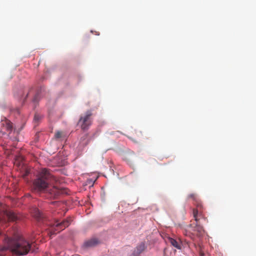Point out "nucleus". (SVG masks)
<instances>
[{
    "label": "nucleus",
    "mask_w": 256,
    "mask_h": 256,
    "mask_svg": "<svg viewBox=\"0 0 256 256\" xmlns=\"http://www.w3.org/2000/svg\"><path fill=\"white\" fill-rule=\"evenodd\" d=\"M188 197L189 198H192L194 200L196 201V206H197V204H200L202 205V203L200 202H199L197 201V200H196V194H190V195H188Z\"/></svg>",
    "instance_id": "f8f14e48"
},
{
    "label": "nucleus",
    "mask_w": 256,
    "mask_h": 256,
    "mask_svg": "<svg viewBox=\"0 0 256 256\" xmlns=\"http://www.w3.org/2000/svg\"><path fill=\"white\" fill-rule=\"evenodd\" d=\"M167 242L169 243H170L173 246L174 248H178V249H181V245L178 243V241H176V240L174 239L173 238L168 237Z\"/></svg>",
    "instance_id": "1a4fd4ad"
},
{
    "label": "nucleus",
    "mask_w": 256,
    "mask_h": 256,
    "mask_svg": "<svg viewBox=\"0 0 256 256\" xmlns=\"http://www.w3.org/2000/svg\"><path fill=\"white\" fill-rule=\"evenodd\" d=\"M98 243V240L94 238L85 242L84 245L86 247H91L95 246Z\"/></svg>",
    "instance_id": "9d476101"
},
{
    "label": "nucleus",
    "mask_w": 256,
    "mask_h": 256,
    "mask_svg": "<svg viewBox=\"0 0 256 256\" xmlns=\"http://www.w3.org/2000/svg\"><path fill=\"white\" fill-rule=\"evenodd\" d=\"M40 118V116L37 114H36L34 115V120L35 121H38L39 120V119Z\"/></svg>",
    "instance_id": "2eb2a0df"
},
{
    "label": "nucleus",
    "mask_w": 256,
    "mask_h": 256,
    "mask_svg": "<svg viewBox=\"0 0 256 256\" xmlns=\"http://www.w3.org/2000/svg\"><path fill=\"white\" fill-rule=\"evenodd\" d=\"M92 112L90 111H88L83 116L80 117L78 124L80 126L82 130H88L91 125L92 122Z\"/></svg>",
    "instance_id": "39448f33"
},
{
    "label": "nucleus",
    "mask_w": 256,
    "mask_h": 256,
    "mask_svg": "<svg viewBox=\"0 0 256 256\" xmlns=\"http://www.w3.org/2000/svg\"><path fill=\"white\" fill-rule=\"evenodd\" d=\"M52 178V176L49 171L42 169L39 173L37 178L33 182V188L34 190L40 192H48L52 196L56 198L60 194H67L66 190L58 188L53 186L50 189V184Z\"/></svg>",
    "instance_id": "f257e3e1"
},
{
    "label": "nucleus",
    "mask_w": 256,
    "mask_h": 256,
    "mask_svg": "<svg viewBox=\"0 0 256 256\" xmlns=\"http://www.w3.org/2000/svg\"><path fill=\"white\" fill-rule=\"evenodd\" d=\"M8 219L10 221H16L17 220L18 218L14 213L12 212H8L6 213Z\"/></svg>",
    "instance_id": "9b49d317"
},
{
    "label": "nucleus",
    "mask_w": 256,
    "mask_h": 256,
    "mask_svg": "<svg viewBox=\"0 0 256 256\" xmlns=\"http://www.w3.org/2000/svg\"><path fill=\"white\" fill-rule=\"evenodd\" d=\"M2 125L4 129L6 130L9 134H10L14 130L12 123L8 119L2 120Z\"/></svg>",
    "instance_id": "423d86ee"
},
{
    "label": "nucleus",
    "mask_w": 256,
    "mask_h": 256,
    "mask_svg": "<svg viewBox=\"0 0 256 256\" xmlns=\"http://www.w3.org/2000/svg\"><path fill=\"white\" fill-rule=\"evenodd\" d=\"M203 206L200 204H198L196 208L193 210V216L196 221V224H190V232L192 236H200L204 232L203 227L200 224V217H203Z\"/></svg>",
    "instance_id": "7ed1b4c3"
},
{
    "label": "nucleus",
    "mask_w": 256,
    "mask_h": 256,
    "mask_svg": "<svg viewBox=\"0 0 256 256\" xmlns=\"http://www.w3.org/2000/svg\"><path fill=\"white\" fill-rule=\"evenodd\" d=\"M62 134L60 132H57L56 133L54 136L56 138H59L62 137Z\"/></svg>",
    "instance_id": "4468645a"
},
{
    "label": "nucleus",
    "mask_w": 256,
    "mask_h": 256,
    "mask_svg": "<svg viewBox=\"0 0 256 256\" xmlns=\"http://www.w3.org/2000/svg\"><path fill=\"white\" fill-rule=\"evenodd\" d=\"M145 248H146V246H145L144 243L141 242L134 249V250L132 253V256H138L140 254H141L145 250Z\"/></svg>",
    "instance_id": "0eeeda50"
},
{
    "label": "nucleus",
    "mask_w": 256,
    "mask_h": 256,
    "mask_svg": "<svg viewBox=\"0 0 256 256\" xmlns=\"http://www.w3.org/2000/svg\"><path fill=\"white\" fill-rule=\"evenodd\" d=\"M87 136H88V134H86L85 135V136H86V137H87Z\"/></svg>",
    "instance_id": "f3484780"
},
{
    "label": "nucleus",
    "mask_w": 256,
    "mask_h": 256,
    "mask_svg": "<svg viewBox=\"0 0 256 256\" xmlns=\"http://www.w3.org/2000/svg\"><path fill=\"white\" fill-rule=\"evenodd\" d=\"M72 221V219L68 218L63 220L62 222L56 220L54 224H50L48 232L50 237L52 238L53 235H55L57 232L65 229L70 224Z\"/></svg>",
    "instance_id": "20e7f679"
},
{
    "label": "nucleus",
    "mask_w": 256,
    "mask_h": 256,
    "mask_svg": "<svg viewBox=\"0 0 256 256\" xmlns=\"http://www.w3.org/2000/svg\"><path fill=\"white\" fill-rule=\"evenodd\" d=\"M32 212V213L34 216L38 220H40L44 218L43 214L36 208H34Z\"/></svg>",
    "instance_id": "6e6552de"
},
{
    "label": "nucleus",
    "mask_w": 256,
    "mask_h": 256,
    "mask_svg": "<svg viewBox=\"0 0 256 256\" xmlns=\"http://www.w3.org/2000/svg\"><path fill=\"white\" fill-rule=\"evenodd\" d=\"M134 134L136 135L134 136L135 138H142V132L140 131L135 130H134Z\"/></svg>",
    "instance_id": "ddd939ff"
},
{
    "label": "nucleus",
    "mask_w": 256,
    "mask_h": 256,
    "mask_svg": "<svg viewBox=\"0 0 256 256\" xmlns=\"http://www.w3.org/2000/svg\"><path fill=\"white\" fill-rule=\"evenodd\" d=\"M6 241L8 244V248L19 256L26 254L32 246L30 242L18 234H15L13 237L8 236Z\"/></svg>",
    "instance_id": "f03ea898"
},
{
    "label": "nucleus",
    "mask_w": 256,
    "mask_h": 256,
    "mask_svg": "<svg viewBox=\"0 0 256 256\" xmlns=\"http://www.w3.org/2000/svg\"><path fill=\"white\" fill-rule=\"evenodd\" d=\"M184 234L186 236H189L191 238H192V236H190V235L189 234H188L187 233V232H186V233H184Z\"/></svg>",
    "instance_id": "dca6fc26"
}]
</instances>
